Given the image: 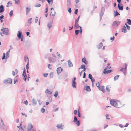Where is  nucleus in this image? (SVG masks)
Segmentation results:
<instances>
[{
  "label": "nucleus",
  "mask_w": 131,
  "mask_h": 131,
  "mask_svg": "<svg viewBox=\"0 0 131 131\" xmlns=\"http://www.w3.org/2000/svg\"><path fill=\"white\" fill-rule=\"evenodd\" d=\"M110 102L111 105L117 108H120L122 106V105L121 104L120 101L119 100L116 101L114 99H110Z\"/></svg>",
  "instance_id": "f257e3e1"
},
{
  "label": "nucleus",
  "mask_w": 131,
  "mask_h": 131,
  "mask_svg": "<svg viewBox=\"0 0 131 131\" xmlns=\"http://www.w3.org/2000/svg\"><path fill=\"white\" fill-rule=\"evenodd\" d=\"M10 49H9V51L7 52L6 53V57H5L6 54L5 53H3V56L2 57V60L4 59H7L9 57V53L10 52Z\"/></svg>",
  "instance_id": "f03ea898"
},
{
  "label": "nucleus",
  "mask_w": 131,
  "mask_h": 131,
  "mask_svg": "<svg viewBox=\"0 0 131 131\" xmlns=\"http://www.w3.org/2000/svg\"><path fill=\"white\" fill-rule=\"evenodd\" d=\"M120 21L117 20L113 22L112 26L114 27H117L120 24Z\"/></svg>",
  "instance_id": "7ed1b4c3"
},
{
  "label": "nucleus",
  "mask_w": 131,
  "mask_h": 131,
  "mask_svg": "<svg viewBox=\"0 0 131 131\" xmlns=\"http://www.w3.org/2000/svg\"><path fill=\"white\" fill-rule=\"evenodd\" d=\"M3 28V29H1V30L2 31V33L5 35H8V32L9 30L8 28Z\"/></svg>",
  "instance_id": "20e7f679"
},
{
  "label": "nucleus",
  "mask_w": 131,
  "mask_h": 131,
  "mask_svg": "<svg viewBox=\"0 0 131 131\" xmlns=\"http://www.w3.org/2000/svg\"><path fill=\"white\" fill-rule=\"evenodd\" d=\"M67 77V74L66 72H63L60 75V78L59 79H63L64 80Z\"/></svg>",
  "instance_id": "39448f33"
},
{
  "label": "nucleus",
  "mask_w": 131,
  "mask_h": 131,
  "mask_svg": "<svg viewBox=\"0 0 131 131\" xmlns=\"http://www.w3.org/2000/svg\"><path fill=\"white\" fill-rule=\"evenodd\" d=\"M4 82L5 83L12 84V80L10 78H8L4 80Z\"/></svg>",
  "instance_id": "423d86ee"
},
{
  "label": "nucleus",
  "mask_w": 131,
  "mask_h": 131,
  "mask_svg": "<svg viewBox=\"0 0 131 131\" xmlns=\"http://www.w3.org/2000/svg\"><path fill=\"white\" fill-rule=\"evenodd\" d=\"M63 71V69L61 67H58L57 69V73L58 75L59 74Z\"/></svg>",
  "instance_id": "0eeeda50"
},
{
  "label": "nucleus",
  "mask_w": 131,
  "mask_h": 131,
  "mask_svg": "<svg viewBox=\"0 0 131 131\" xmlns=\"http://www.w3.org/2000/svg\"><path fill=\"white\" fill-rule=\"evenodd\" d=\"M33 125L32 124L29 123H28V126L27 128V131H30V130L33 128Z\"/></svg>",
  "instance_id": "6e6552de"
},
{
  "label": "nucleus",
  "mask_w": 131,
  "mask_h": 131,
  "mask_svg": "<svg viewBox=\"0 0 131 131\" xmlns=\"http://www.w3.org/2000/svg\"><path fill=\"white\" fill-rule=\"evenodd\" d=\"M105 9L103 7H102L101 8V12H100L99 15L100 16H103L105 11Z\"/></svg>",
  "instance_id": "1a4fd4ad"
},
{
  "label": "nucleus",
  "mask_w": 131,
  "mask_h": 131,
  "mask_svg": "<svg viewBox=\"0 0 131 131\" xmlns=\"http://www.w3.org/2000/svg\"><path fill=\"white\" fill-rule=\"evenodd\" d=\"M118 7L119 10L122 11L123 10V6L122 4H118Z\"/></svg>",
  "instance_id": "9d476101"
},
{
  "label": "nucleus",
  "mask_w": 131,
  "mask_h": 131,
  "mask_svg": "<svg viewBox=\"0 0 131 131\" xmlns=\"http://www.w3.org/2000/svg\"><path fill=\"white\" fill-rule=\"evenodd\" d=\"M17 37L19 39H20L21 37H22V32L20 31H18L17 34Z\"/></svg>",
  "instance_id": "9b49d317"
},
{
  "label": "nucleus",
  "mask_w": 131,
  "mask_h": 131,
  "mask_svg": "<svg viewBox=\"0 0 131 131\" xmlns=\"http://www.w3.org/2000/svg\"><path fill=\"white\" fill-rule=\"evenodd\" d=\"M81 27L79 25L78 23H75V25H74V28L75 29H78L79 28H80V27Z\"/></svg>",
  "instance_id": "f8f14e48"
},
{
  "label": "nucleus",
  "mask_w": 131,
  "mask_h": 131,
  "mask_svg": "<svg viewBox=\"0 0 131 131\" xmlns=\"http://www.w3.org/2000/svg\"><path fill=\"white\" fill-rule=\"evenodd\" d=\"M62 123L58 124L57 125L56 127L58 129H60L61 130H63V128H62Z\"/></svg>",
  "instance_id": "ddd939ff"
},
{
  "label": "nucleus",
  "mask_w": 131,
  "mask_h": 131,
  "mask_svg": "<svg viewBox=\"0 0 131 131\" xmlns=\"http://www.w3.org/2000/svg\"><path fill=\"white\" fill-rule=\"evenodd\" d=\"M4 7L3 6L1 5L0 6V13L3 12L4 11Z\"/></svg>",
  "instance_id": "4468645a"
},
{
  "label": "nucleus",
  "mask_w": 131,
  "mask_h": 131,
  "mask_svg": "<svg viewBox=\"0 0 131 131\" xmlns=\"http://www.w3.org/2000/svg\"><path fill=\"white\" fill-rule=\"evenodd\" d=\"M122 32H124V33H125L127 32L126 27L125 26H123V28H122Z\"/></svg>",
  "instance_id": "2eb2a0df"
},
{
  "label": "nucleus",
  "mask_w": 131,
  "mask_h": 131,
  "mask_svg": "<svg viewBox=\"0 0 131 131\" xmlns=\"http://www.w3.org/2000/svg\"><path fill=\"white\" fill-rule=\"evenodd\" d=\"M71 5V0H67V6L68 7H69Z\"/></svg>",
  "instance_id": "dca6fc26"
},
{
  "label": "nucleus",
  "mask_w": 131,
  "mask_h": 131,
  "mask_svg": "<svg viewBox=\"0 0 131 131\" xmlns=\"http://www.w3.org/2000/svg\"><path fill=\"white\" fill-rule=\"evenodd\" d=\"M52 22L53 21H52L49 22L47 25V26L49 29L52 26Z\"/></svg>",
  "instance_id": "f3484780"
},
{
  "label": "nucleus",
  "mask_w": 131,
  "mask_h": 131,
  "mask_svg": "<svg viewBox=\"0 0 131 131\" xmlns=\"http://www.w3.org/2000/svg\"><path fill=\"white\" fill-rule=\"evenodd\" d=\"M22 76L24 77H26L27 76L26 70L25 68L24 69L23 72L22 73Z\"/></svg>",
  "instance_id": "a211bd4d"
},
{
  "label": "nucleus",
  "mask_w": 131,
  "mask_h": 131,
  "mask_svg": "<svg viewBox=\"0 0 131 131\" xmlns=\"http://www.w3.org/2000/svg\"><path fill=\"white\" fill-rule=\"evenodd\" d=\"M112 71L110 69L109 70H106L103 71V73L104 74H108V73H110Z\"/></svg>",
  "instance_id": "6ab92c4d"
},
{
  "label": "nucleus",
  "mask_w": 131,
  "mask_h": 131,
  "mask_svg": "<svg viewBox=\"0 0 131 131\" xmlns=\"http://www.w3.org/2000/svg\"><path fill=\"white\" fill-rule=\"evenodd\" d=\"M67 62H68L69 67H72L73 66V64L70 60H68L67 61Z\"/></svg>",
  "instance_id": "aec40b11"
},
{
  "label": "nucleus",
  "mask_w": 131,
  "mask_h": 131,
  "mask_svg": "<svg viewBox=\"0 0 131 131\" xmlns=\"http://www.w3.org/2000/svg\"><path fill=\"white\" fill-rule=\"evenodd\" d=\"M72 86L73 88H76V83L75 81L72 82Z\"/></svg>",
  "instance_id": "412c9836"
},
{
  "label": "nucleus",
  "mask_w": 131,
  "mask_h": 131,
  "mask_svg": "<svg viewBox=\"0 0 131 131\" xmlns=\"http://www.w3.org/2000/svg\"><path fill=\"white\" fill-rule=\"evenodd\" d=\"M103 46L102 43H100L99 45H97V47L98 49H99L101 48V47H102Z\"/></svg>",
  "instance_id": "4be33fe9"
},
{
  "label": "nucleus",
  "mask_w": 131,
  "mask_h": 131,
  "mask_svg": "<svg viewBox=\"0 0 131 131\" xmlns=\"http://www.w3.org/2000/svg\"><path fill=\"white\" fill-rule=\"evenodd\" d=\"M31 10V8H30L26 7V14L27 15L28 12Z\"/></svg>",
  "instance_id": "5701e85b"
},
{
  "label": "nucleus",
  "mask_w": 131,
  "mask_h": 131,
  "mask_svg": "<svg viewBox=\"0 0 131 131\" xmlns=\"http://www.w3.org/2000/svg\"><path fill=\"white\" fill-rule=\"evenodd\" d=\"M33 104L32 105L34 106L36 105L37 104V102L36 100L33 98L32 99Z\"/></svg>",
  "instance_id": "b1692460"
},
{
  "label": "nucleus",
  "mask_w": 131,
  "mask_h": 131,
  "mask_svg": "<svg viewBox=\"0 0 131 131\" xmlns=\"http://www.w3.org/2000/svg\"><path fill=\"white\" fill-rule=\"evenodd\" d=\"M82 62H84L85 64H87L88 63L87 61L86 60V58L85 57L82 58Z\"/></svg>",
  "instance_id": "393cba45"
},
{
  "label": "nucleus",
  "mask_w": 131,
  "mask_h": 131,
  "mask_svg": "<svg viewBox=\"0 0 131 131\" xmlns=\"http://www.w3.org/2000/svg\"><path fill=\"white\" fill-rule=\"evenodd\" d=\"M114 17H115L116 16L119 15H120L119 13L117 10L116 11H114Z\"/></svg>",
  "instance_id": "a878e982"
},
{
  "label": "nucleus",
  "mask_w": 131,
  "mask_h": 131,
  "mask_svg": "<svg viewBox=\"0 0 131 131\" xmlns=\"http://www.w3.org/2000/svg\"><path fill=\"white\" fill-rule=\"evenodd\" d=\"M85 90L87 92H90L91 91L90 88L89 86H87L86 87Z\"/></svg>",
  "instance_id": "bb28decb"
},
{
  "label": "nucleus",
  "mask_w": 131,
  "mask_h": 131,
  "mask_svg": "<svg viewBox=\"0 0 131 131\" xmlns=\"http://www.w3.org/2000/svg\"><path fill=\"white\" fill-rule=\"evenodd\" d=\"M53 58L51 57H50L48 58V59L49 61L50 62L52 63L54 62H55L54 60H52V59H53Z\"/></svg>",
  "instance_id": "cd10ccee"
},
{
  "label": "nucleus",
  "mask_w": 131,
  "mask_h": 131,
  "mask_svg": "<svg viewBox=\"0 0 131 131\" xmlns=\"http://www.w3.org/2000/svg\"><path fill=\"white\" fill-rule=\"evenodd\" d=\"M119 76H120L119 75H118L115 76L114 78V81H115L116 80H117L118 79Z\"/></svg>",
  "instance_id": "c85d7f7f"
},
{
  "label": "nucleus",
  "mask_w": 131,
  "mask_h": 131,
  "mask_svg": "<svg viewBox=\"0 0 131 131\" xmlns=\"http://www.w3.org/2000/svg\"><path fill=\"white\" fill-rule=\"evenodd\" d=\"M127 24L129 25H131V20L130 19H127Z\"/></svg>",
  "instance_id": "c756f323"
},
{
  "label": "nucleus",
  "mask_w": 131,
  "mask_h": 131,
  "mask_svg": "<svg viewBox=\"0 0 131 131\" xmlns=\"http://www.w3.org/2000/svg\"><path fill=\"white\" fill-rule=\"evenodd\" d=\"M101 90L103 93H104L105 92L104 87V86H101Z\"/></svg>",
  "instance_id": "7c9ffc66"
},
{
  "label": "nucleus",
  "mask_w": 131,
  "mask_h": 131,
  "mask_svg": "<svg viewBox=\"0 0 131 131\" xmlns=\"http://www.w3.org/2000/svg\"><path fill=\"white\" fill-rule=\"evenodd\" d=\"M49 77L50 78H52L53 77V72H51L49 74Z\"/></svg>",
  "instance_id": "2f4dec72"
},
{
  "label": "nucleus",
  "mask_w": 131,
  "mask_h": 131,
  "mask_svg": "<svg viewBox=\"0 0 131 131\" xmlns=\"http://www.w3.org/2000/svg\"><path fill=\"white\" fill-rule=\"evenodd\" d=\"M53 0H47L48 3L49 4L50 3L51 5L52 4Z\"/></svg>",
  "instance_id": "473e14b6"
},
{
  "label": "nucleus",
  "mask_w": 131,
  "mask_h": 131,
  "mask_svg": "<svg viewBox=\"0 0 131 131\" xmlns=\"http://www.w3.org/2000/svg\"><path fill=\"white\" fill-rule=\"evenodd\" d=\"M80 16H78V18L77 19H76L75 23H78L79 21V18L80 17Z\"/></svg>",
  "instance_id": "72a5a7b5"
},
{
  "label": "nucleus",
  "mask_w": 131,
  "mask_h": 131,
  "mask_svg": "<svg viewBox=\"0 0 131 131\" xmlns=\"http://www.w3.org/2000/svg\"><path fill=\"white\" fill-rule=\"evenodd\" d=\"M74 120L73 121L75 123L78 121L77 119L76 116H74Z\"/></svg>",
  "instance_id": "f704fd0d"
},
{
  "label": "nucleus",
  "mask_w": 131,
  "mask_h": 131,
  "mask_svg": "<svg viewBox=\"0 0 131 131\" xmlns=\"http://www.w3.org/2000/svg\"><path fill=\"white\" fill-rule=\"evenodd\" d=\"M75 35H77L80 32V30H75Z\"/></svg>",
  "instance_id": "c9c22d12"
},
{
  "label": "nucleus",
  "mask_w": 131,
  "mask_h": 131,
  "mask_svg": "<svg viewBox=\"0 0 131 131\" xmlns=\"http://www.w3.org/2000/svg\"><path fill=\"white\" fill-rule=\"evenodd\" d=\"M85 68V65H84V64H82L81 66L79 68V69H83L84 68Z\"/></svg>",
  "instance_id": "e433bc0d"
},
{
  "label": "nucleus",
  "mask_w": 131,
  "mask_h": 131,
  "mask_svg": "<svg viewBox=\"0 0 131 131\" xmlns=\"http://www.w3.org/2000/svg\"><path fill=\"white\" fill-rule=\"evenodd\" d=\"M78 117H80L81 115V113L80 112L79 110L78 111Z\"/></svg>",
  "instance_id": "4c0bfd02"
},
{
  "label": "nucleus",
  "mask_w": 131,
  "mask_h": 131,
  "mask_svg": "<svg viewBox=\"0 0 131 131\" xmlns=\"http://www.w3.org/2000/svg\"><path fill=\"white\" fill-rule=\"evenodd\" d=\"M58 94V92L57 91H56L55 92V93L54 95V96L55 97H57Z\"/></svg>",
  "instance_id": "58836bf2"
},
{
  "label": "nucleus",
  "mask_w": 131,
  "mask_h": 131,
  "mask_svg": "<svg viewBox=\"0 0 131 131\" xmlns=\"http://www.w3.org/2000/svg\"><path fill=\"white\" fill-rule=\"evenodd\" d=\"M76 124L78 126H79L80 125V122L79 120L76 122Z\"/></svg>",
  "instance_id": "ea45409f"
},
{
  "label": "nucleus",
  "mask_w": 131,
  "mask_h": 131,
  "mask_svg": "<svg viewBox=\"0 0 131 131\" xmlns=\"http://www.w3.org/2000/svg\"><path fill=\"white\" fill-rule=\"evenodd\" d=\"M88 78L90 79L93 78V77L91 74H89Z\"/></svg>",
  "instance_id": "a19ab883"
},
{
  "label": "nucleus",
  "mask_w": 131,
  "mask_h": 131,
  "mask_svg": "<svg viewBox=\"0 0 131 131\" xmlns=\"http://www.w3.org/2000/svg\"><path fill=\"white\" fill-rule=\"evenodd\" d=\"M9 16L10 17H12L13 14V10H11L9 13Z\"/></svg>",
  "instance_id": "79ce46f5"
},
{
  "label": "nucleus",
  "mask_w": 131,
  "mask_h": 131,
  "mask_svg": "<svg viewBox=\"0 0 131 131\" xmlns=\"http://www.w3.org/2000/svg\"><path fill=\"white\" fill-rule=\"evenodd\" d=\"M109 86L108 85L107 86L106 88V90H107L108 92H110V90L109 89Z\"/></svg>",
  "instance_id": "37998d69"
},
{
  "label": "nucleus",
  "mask_w": 131,
  "mask_h": 131,
  "mask_svg": "<svg viewBox=\"0 0 131 131\" xmlns=\"http://www.w3.org/2000/svg\"><path fill=\"white\" fill-rule=\"evenodd\" d=\"M32 19V18H31L30 19H28V23H30V24L31 23H32V22H31Z\"/></svg>",
  "instance_id": "c03bdc74"
},
{
  "label": "nucleus",
  "mask_w": 131,
  "mask_h": 131,
  "mask_svg": "<svg viewBox=\"0 0 131 131\" xmlns=\"http://www.w3.org/2000/svg\"><path fill=\"white\" fill-rule=\"evenodd\" d=\"M124 70V72H123V71H122L124 73H125V72H126V70L124 68H122L120 70V71H122L123 70Z\"/></svg>",
  "instance_id": "a18cd8bd"
},
{
  "label": "nucleus",
  "mask_w": 131,
  "mask_h": 131,
  "mask_svg": "<svg viewBox=\"0 0 131 131\" xmlns=\"http://www.w3.org/2000/svg\"><path fill=\"white\" fill-rule=\"evenodd\" d=\"M29 62H28V63L26 65V69L27 70H28L29 67Z\"/></svg>",
  "instance_id": "49530a36"
},
{
  "label": "nucleus",
  "mask_w": 131,
  "mask_h": 131,
  "mask_svg": "<svg viewBox=\"0 0 131 131\" xmlns=\"http://www.w3.org/2000/svg\"><path fill=\"white\" fill-rule=\"evenodd\" d=\"M27 59H28V62H29V60L28 57H27L25 56L24 57V61L25 62H26V61Z\"/></svg>",
  "instance_id": "de8ad7c7"
},
{
  "label": "nucleus",
  "mask_w": 131,
  "mask_h": 131,
  "mask_svg": "<svg viewBox=\"0 0 131 131\" xmlns=\"http://www.w3.org/2000/svg\"><path fill=\"white\" fill-rule=\"evenodd\" d=\"M41 5L39 4H38L35 5V7H40L41 6Z\"/></svg>",
  "instance_id": "09e8293b"
},
{
  "label": "nucleus",
  "mask_w": 131,
  "mask_h": 131,
  "mask_svg": "<svg viewBox=\"0 0 131 131\" xmlns=\"http://www.w3.org/2000/svg\"><path fill=\"white\" fill-rule=\"evenodd\" d=\"M115 37L114 36H113L112 37H111L110 38V40H112V42L113 41Z\"/></svg>",
  "instance_id": "8fccbe9b"
},
{
  "label": "nucleus",
  "mask_w": 131,
  "mask_h": 131,
  "mask_svg": "<svg viewBox=\"0 0 131 131\" xmlns=\"http://www.w3.org/2000/svg\"><path fill=\"white\" fill-rule=\"evenodd\" d=\"M104 2L105 3L106 2L107 3L108 7L109 6V4H110V3L109 2H107V0H105L104 1Z\"/></svg>",
  "instance_id": "3c124183"
},
{
  "label": "nucleus",
  "mask_w": 131,
  "mask_h": 131,
  "mask_svg": "<svg viewBox=\"0 0 131 131\" xmlns=\"http://www.w3.org/2000/svg\"><path fill=\"white\" fill-rule=\"evenodd\" d=\"M41 112L42 113H44L45 112V109L42 108L41 109Z\"/></svg>",
  "instance_id": "603ef678"
},
{
  "label": "nucleus",
  "mask_w": 131,
  "mask_h": 131,
  "mask_svg": "<svg viewBox=\"0 0 131 131\" xmlns=\"http://www.w3.org/2000/svg\"><path fill=\"white\" fill-rule=\"evenodd\" d=\"M23 103L25 104L26 105H27L28 103V102L27 100L24 102Z\"/></svg>",
  "instance_id": "864d4df0"
},
{
  "label": "nucleus",
  "mask_w": 131,
  "mask_h": 131,
  "mask_svg": "<svg viewBox=\"0 0 131 131\" xmlns=\"http://www.w3.org/2000/svg\"><path fill=\"white\" fill-rule=\"evenodd\" d=\"M38 101L39 102V105H41L42 104V102H40V101H41L39 99V100H38Z\"/></svg>",
  "instance_id": "5fc2aeb1"
},
{
  "label": "nucleus",
  "mask_w": 131,
  "mask_h": 131,
  "mask_svg": "<svg viewBox=\"0 0 131 131\" xmlns=\"http://www.w3.org/2000/svg\"><path fill=\"white\" fill-rule=\"evenodd\" d=\"M98 86H97V87H98L99 89V90H101V88H100V84L99 83V82L98 83Z\"/></svg>",
  "instance_id": "6e6d98bb"
},
{
  "label": "nucleus",
  "mask_w": 131,
  "mask_h": 131,
  "mask_svg": "<svg viewBox=\"0 0 131 131\" xmlns=\"http://www.w3.org/2000/svg\"><path fill=\"white\" fill-rule=\"evenodd\" d=\"M68 11L69 13H71V9L70 8H69L68 9Z\"/></svg>",
  "instance_id": "4d7b16f0"
},
{
  "label": "nucleus",
  "mask_w": 131,
  "mask_h": 131,
  "mask_svg": "<svg viewBox=\"0 0 131 131\" xmlns=\"http://www.w3.org/2000/svg\"><path fill=\"white\" fill-rule=\"evenodd\" d=\"M106 118L107 119H110L108 118V117L109 116V115L108 114H107L106 115Z\"/></svg>",
  "instance_id": "13d9d810"
},
{
  "label": "nucleus",
  "mask_w": 131,
  "mask_h": 131,
  "mask_svg": "<svg viewBox=\"0 0 131 131\" xmlns=\"http://www.w3.org/2000/svg\"><path fill=\"white\" fill-rule=\"evenodd\" d=\"M48 75V74L47 73H45L43 74V75L45 77H47V76Z\"/></svg>",
  "instance_id": "bf43d9fd"
},
{
  "label": "nucleus",
  "mask_w": 131,
  "mask_h": 131,
  "mask_svg": "<svg viewBox=\"0 0 131 131\" xmlns=\"http://www.w3.org/2000/svg\"><path fill=\"white\" fill-rule=\"evenodd\" d=\"M86 73H85V72L84 73L83 76V78H84L86 77Z\"/></svg>",
  "instance_id": "052dcab7"
},
{
  "label": "nucleus",
  "mask_w": 131,
  "mask_h": 131,
  "mask_svg": "<svg viewBox=\"0 0 131 131\" xmlns=\"http://www.w3.org/2000/svg\"><path fill=\"white\" fill-rule=\"evenodd\" d=\"M78 9H75V11H74V14H75L76 15L78 13Z\"/></svg>",
  "instance_id": "680f3d73"
},
{
  "label": "nucleus",
  "mask_w": 131,
  "mask_h": 131,
  "mask_svg": "<svg viewBox=\"0 0 131 131\" xmlns=\"http://www.w3.org/2000/svg\"><path fill=\"white\" fill-rule=\"evenodd\" d=\"M80 34H82V27H80Z\"/></svg>",
  "instance_id": "e2e57ef3"
},
{
  "label": "nucleus",
  "mask_w": 131,
  "mask_h": 131,
  "mask_svg": "<svg viewBox=\"0 0 131 131\" xmlns=\"http://www.w3.org/2000/svg\"><path fill=\"white\" fill-rule=\"evenodd\" d=\"M91 81L92 83L94 82L95 81V79H94L93 78L91 79Z\"/></svg>",
  "instance_id": "0e129e2a"
},
{
  "label": "nucleus",
  "mask_w": 131,
  "mask_h": 131,
  "mask_svg": "<svg viewBox=\"0 0 131 131\" xmlns=\"http://www.w3.org/2000/svg\"><path fill=\"white\" fill-rule=\"evenodd\" d=\"M127 28L128 30H130V26L128 25L126 27Z\"/></svg>",
  "instance_id": "69168bd1"
},
{
  "label": "nucleus",
  "mask_w": 131,
  "mask_h": 131,
  "mask_svg": "<svg viewBox=\"0 0 131 131\" xmlns=\"http://www.w3.org/2000/svg\"><path fill=\"white\" fill-rule=\"evenodd\" d=\"M74 114L76 115L77 113V110H75L74 111Z\"/></svg>",
  "instance_id": "338daca9"
},
{
  "label": "nucleus",
  "mask_w": 131,
  "mask_h": 131,
  "mask_svg": "<svg viewBox=\"0 0 131 131\" xmlns=\"http://www.w3.org/2000/svg\"><path fill=\"white\" fill-rule=\"evenodd\" d=\"M125 68H124L126 70V69H127V64L126 63H125Z\"/></svg>",
  "instance_id": "774afa93"
}]
</instances>
